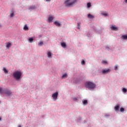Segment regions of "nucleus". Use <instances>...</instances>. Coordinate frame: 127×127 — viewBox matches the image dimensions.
Segmentation results:
<instances>
[{
    "label": "nucleus",
    "instance_id": "f257e3e1",
    "mask_svg": "<svg viewBox=\"0 0 127 127\" xmlns=\"http://www.w3.org/2000/svg\"><path fill=\"white\" fill-rule=\"evenodd\" d=\"M85 87L89 90H91V89H94L96 87V84L91 81H87L85 83Z\"/></svg>",
    "mask_w": 127,
    "mask_h": 127
},
{
    "label": "nucleus",
    "instance_id": "f03ea898",
    "mask_svg": "<svg viewBox=\"0 0 127 127\" xmlns=\"http://www.w3.org/2000/svg\"><path fill=\"white\" fill-rule=\"evenodd\" d=\"M78 0H66L64 2V4H65L66 6H71L73 5L75 2H77Z\"/></svg>",
    "mask_w": 127,
    "mask_h": 127
},
{
    "label": "nucleus",
    "instance_id": "7ed1b4c3",
    "mask_svg": "<svg viewBox=\"0 0 127 127\" xmlns=\"http://www.w3.org/2000/svg\"><path fill=\"white\" fill-rule=\"evenodd\" d=\"M13 76L16 80H19L21 77V72L17 70L13 72Z\"/></svg>",
    "mask_w": 127,
    "mask_h": 127
},
{
    "label": "nucleus",
    "instance_id": "20e7f679",
    "mask_svg": "<svg viewBox=\"0 0 127 127\" xmlns=\"http://www.w3.org/2000/svg\"><path fill=\"white\" fill-rule=\"evenodd\" d=\"M3 94H6V95H7V96H10L11 95L12 93L11 91L8 90V89H6L4 90V93Z\"/></svg>",
    "mask_w": 127,
    "mask_h": 127
},
{
    "label": "nucleus",
    "instance_id": "39448f33",
    "mask_svg": "<svg viewBox=\"0 0 127 127\" xmlns=\"http://www.w3.org/2000/svg\"><path fill=\"white\" fill-rule=\"evenodd\" d=\"M52 98L56 101L58 98V92H56L52 95Z\"/></svg>",
    "mask_w": 127,
    "mask_h": 127
},
{
    "label": "nucleus",
    "instance_id": "423d86ee",
    "mask_svg": "<svg viewBox=\"0 0 127 127\" xmlns=\"http://www.w3.org/2000/svg\"><path fill=\"white\" fill-rule=\"evenodd\" d=\"M54 24H55L56 26H58L59 27L61 26L62 25L61 22H60V21H55L54 22Z\"/></svg>",
    "mask_w": 127,
    "mask_h": 127
},
{
    "label": "nucleus",
    "instance_id": "0eeeda50",
    "mask_svg": "<svg viewBox=\"0 0 127 127\" xmlns=\"http://www.w3.org/2000/svg\"><path fill=\"white\" fill-rule=\"evenodd\" d=\"M111 72V69H105L102 70L103 74H107L108 73H110Z\"/></svg>",
    "mask_w": 127,
    "mask_h": 127
},
{
    "label": "nucleus",
    "instance_id": "6e6552de",
    "mask_svg": "<svg viewBox=\"0 0 127 127\" xmlns=\"http://www.w3.org/2000/svg\"><path fill=\"white\" fill-rule=\"evenodd\" d=\"M62 47H63V48H66V44L64 42L61 43V44Z\"/></svg>",
    "mask_w": 127,
    "mask_h": 127
},
{
    "label": "nucleus",
    "instance_id": "1a4fd4ad",
    "mask_svg": "<svg viewBox=\"0 0 127 127\" xmlns=\"http://www.w3.org/2000/svg\"><path fill=\"white\" fill-rule=\"evenodd\" d=\"M83 104L86 106V105H88V101L87 100H85L82 101Z\"/></svg>",
    "mask_w": 127,
    "mask_h": 127
},
{
    "label": "nucleus",
    "instance_id": "9d476101",
    "mask_svg": "<svg viewBox=\"0 0 127 127\" xmlns=\"http://www.w3.org/2000/svg\"><path fill=\"white\" fill-rule=\"evenodd\" d=\"M111 29H112V30L117 31L118 30V28L117 27H115L114 26H112Z\"/></svg>",
    "mask_w": 127,
    "mask_h": 127
},
{
    "label": "nucleus",
    "instance_id": "9b49d317",
    "mask_svg": "<svg viewBox=\"0 0 127 127\" xmlns=\"http://www.w3.org/2000/svg\"><path fill=\"white\" fill-rule=\"evenodd\" d=\"M3 70L5 74H7V73H8V70H7V69H6L4 67H3Z\"/></svg>",
    "mask_w": 127,
    "mask_h": 127
},
{
    "label": "nucleus",
    "instance_id": "f8f14e48",
    "mask_svg": "<svg viewBox=\"0 0 127 127\" xmlns=\"http://www.w3.org/2000/svg\"><path fill=\"white\" fill-rule=\"evenodd\" d=\"M4 92V89L0 87V94H3Z\"/></svg>",
    "mask_w": 127,
    "mask_h": 127
},
{
    "label": "nucleus",
    "instance_id": "ddd939ff",
    "mask_svg": "<svg viewBox=\"0 0 127 127\" xmlns=\"http://www.w3.org/2000/svg\"><path fill=\"white\" fill-rule=\"evenodd\" d=\"M67 77H68V74L65 73L62 76V79H65V78H67Z\"/></svg>",
    "mask_w": 127,
    "mask_h": 127
},
{
    "label": "nucleus",
    "instance_id": "4468645a",
    "mask_svg": "<svg viewBox=\"0 0 127 127\" xmlns=\"http://www.w3.org/2000/svg\"><path fill=\"white\" fill-rule=\"evenodd\" d=\"M119 109H120V105H117L115 107V111H119Z\"/></svg>",
    "mask_w": 127,
    "mask_h": 127
},
{
    "label": "nucleus",
    "instance_id": "2eb2a0df",
    "mask_svg": "<svg viewBox=\"0 0 127 127\" xmlns=\"http://www.w3.org/2000/svg\"><path fill=\"white\" fill-rule=\"evenodd\" d=\"M36 8V6L33 5L30 7L29 9H35Z\"/></svg>",
    "mask_w": 127,
    "mask_h": 127
},
{
    "label": "nucleus",
    "instance_id": "dca6fc26",
    "mask_svg": "<svg viewBox=\"0 0 127 127\" xmlns=\"http://www.w3.org/2000/svg\"><path fill=\"white\" fill-rule=\"evenodd\" d=\"M11 47V44L10 43H8L6 45L7 48H9V47Z\"/></svg>",
    "mask_w": 127,
    "mask_h": 127
},
{
    "label": "nucleus",
    "instance_id": "f3484780",
    "mask_svg": "<svg viewBox=\"0 0 127 127\" xmlns=\"http://www.w3.org/2000/svg\"><path fill=\"white\" fill-rule=\"evenodd\" d=\"M23 29L25 31L28 30V27H27V25H25L23 28Z\"/></svg>",
    "mask_w": 127,
    "mask_h": 127
},
{
    "label": "nucleus",
    "instance_id": "a211bd4d",
    "mask_svg": "<svg viewBox=\"0 0 127 127\" xmlns=\"http://www.w3.org/2000/svg\"><path fill=\"white\" fill-rule=\"evenodd\" d=\"M88 18H94V16H93L91 14H89L88 15Z\"/></svg>",
    "mask_w": 127,
    "mask_h": 127
},
{
    "label": "nucleus",
    "instance_id": "6ab92c4d",
    "mask_svg": "<svg viewBox=\"0 0 127 127\" xmlns=\"http://www.w3.org/2000/svg\"><path fill=\"white\" fill-rule=\"evenodd\" d=\"M48 20L49 21H52V20H53V17L52 16L49 17Z\"/></svg>",
    "mask_w": 127,
    "mask_h": 127
},
{
    "label": "nucleus",
    "instance_id": "aec40b11",
    "mask_svg": "<svg viewBox=\"0 0 127 127\" xmlns=\"http://www.w3.org/2000/svg\"><path fill=\"white\" fill-rule=\"evenodd\" d=\"M48 58H51V52H48Z\"/></svg>",
    "mask_w": 127,
    "mask_h": 127
},
{
    "label": "nucleus",
    "instance_id": "412c9836",
    "mask_svg": "<svg viewBox=\"0 0 127 127\" xmlns=\"http://www.w3.org/2000/svg\"><path fill=\"white\" fill-rule=\"evenodd\" d=\"M10 17H13L14 16V12H12V13L10 15Z\"/></svg>",
    "mask_w": 127,
    "mask_h": 127
},
{
    "label": "nucleus",
    "instance_id": "4be33fe9",
    "mask_svg": "<svg viewBox=\"0 0 127 127\" xmlns=\"http://www.w3.org/2000/svg\"><path fill=\"white\" fill-rule=\"evenodd\" d=\"M38 45L39 46H42V45H43V42H40L38 43Z\"/></svg>",
    "mask_w": 127,
    "mask_h": 127
},
{
    "label": "nucleus",
    "instance_id": "5701e85b",
    "mask_svg": "<svg viewBox=\"0 0 127 127\" xmlns=\"http://www.w3.org/2000/svg\"><path fill=\"white\" fill-rule=\"evenodd\" d=\"M122 37L123 39H125V40L127 39V35H123L122 36Z\"/></svg>",
    "mask_w": 127,
    "mask_h": 127
},
{
    "label": "nucleus",
    "instance_id": "b1692460",
    "mask_svg": "<svg viewBox=\"0 0 127 127\" xmlns=\"http://www.w3.org/2000/svg\"><path fill=\"white\" fill-rule=\"evenodd\" d=\"M122 91L124 93H127V89H126V88H124L123 89Z\"/></svg>",
    "mask_w": 127,
    "mask_h": 127
},
{
    "label": "nucleus",
    "instance_id": "393cba45",
    "mask_svg": "<svg viewBox=\"0 0 127 127\" xmlns=\"http://www.w3.org/2000/svg\"><path fill=\"white\" fill-rule=\"evenodd\" d=\"M29 41L31 43L33 41V38H29Z\"/></svg>",
    "mask_w": 127,
    "mask_h": 127
},
{
    "label": "nucleus",
    "instance_id": "a878e982",
    "mask_svg": "<svg viewBox=\"0 0 127 127\" xmlns=\"http://www.w3.org/2000/svg\"><path fill=\"white\" fill-rule=\"evenodd\" d=\"M87 7H88V8H90V7H91V3L89 2L87 4Z\"/></svg>",
    "mask_w": 127,
    "mask_h": 127
},
{
    "label": "nucleus",
    "instance_id": "bb28decb",
    "mask_svg": "<svg viewBox=\"0 0 127 127\" xmlns=\"http://www.w3.org/2000/svg\"><path fill=\"white\" fill-rule=\"evenodd\" d=\"M73 100L74 101V102H77L78 101V98L74 97L73 98Z\"/></svg>",
    "mask_w": 127,
    "mask_h": 127
},
{
    "label": "nucleus",
    "instance_id": "cd10ccee",
    "mask_svg": "<svg viewBox=\"0 0 127 127\" xmlns=\"http://www.w3.org/2000/svg\"><path fill=\"white\" fill-rule=\"evenodd\" d=\"M102 63L103 64H108V62H107V61H103L102 62Z\"/></svg>",
    "mask_w": 127,
    "mask_h": 127
},
{
    "label": "nucleus",
    "instance_id": "c85d7f7f",
    "mask_svg": "<svg viewBox=\"0 0 127 127\" xmlns=\"http://www.w3.org/2000/svg\"><path fill=\"white\" fill-rule=\"evenodd\" d=\"M102 15H104V16H108V14L107 13H102Z\"/></svg>",
    "mask_w": 127,
    "mask_h": 127
},
{
    "label": "nucleus",
    "instance_id": "c756f323",
    "mask_svg": "<svg viewBox=\"0 0 127 127\" xmlns=\"http://www.w3.org/2000/svg\"><path fill=\"white\" fill-rule=\"evenodd\" d=\"M124 111H125V109L124 108H121L120 109V112H121L122 113L124 112Z\"/></svg>",
    "mask_w": 127,
    "mask_h": 127
},
{
    "label": "nucleus",
    "instance_id": "7c9ffc66",
    "mask_svg": "<svg viewBox=\"0 0 127 127\" xmlns=\"http://www.w3.org/2000/svg\"><path fill=\"white\" fill-rule=\"evenodd\" d=\"M81 64L82 65H85V61L83 60L82 62H81Z\"/></svg>",
    "mask_w": 127,
    "mask_h": 127
},
{
    "label": "nucleus",
    "instance_id": "2f4dec72",
    "mask_svg": "<svg viewBox=\"0 0 127 127\" xmlns=\"http://www.w3.org/2000/svg\"><path fill=\"white\" fill-rule=\"evenodd\" d=\"M115 70L117 71L118 70V65H115Z\"/></svg>",
    "mask_w": 127,
    "mask_h": 127
},
{
    "label": "nucleus",
    "instance_id": "473e14b6",
    "mask_svg": "<svg viewBox=\"0 0 127 127\" xmlns=\"http://www.w3.org/2000/svg\"><path fill=\"white\" fill-rule=\"evenodd\" d=\"M78 26H80V24L79 23H77Z\"/></svg>",
    "mask_w": 127,
    "mask_h": 127
},
{
    "label": "nucleus",
    "instance_id": "72a5a7b5",
    "mask_svg": "<svg viewBox=\"0 0 127 127\" xmlns=\"http://www.w3.org/2000/svg\"><path fill=\"white\" fill-rule=\"evenodd\" d=\"M125 1L126 3H127V0H125Z\"/></svg>",
    "mask_w": 127,
    "mask_h": 127
},
{
    "label": "nucleus",
    "instance_id": "f704fd0d",
    "mask_svg": "<svg viewBox=\"0 0 127 127\" xmlns=\"http://www.w3.org/2000/svg\"><path fill=\"white\" fill-rule=\"evenodd\" d=\"M46 1H50V0H46Z\"/></svg>",
    "mask_w": 127,
    "mask_h": 127
},
{
    "label": "nucleus",
    "instance_id": "c9c22d12",
    "mask_svg": "<svg viewBox=\"0 0 127 127\" xmlns=\"http://www.w3.org/2000/svg\"><path fill=\"white\" fill-rule=\"evenodd\" d=\"M18 127H21V126L18 125Z\"/></svg>",
    "mask_w": 127,
    "mask_h": 127
},
{
    "label": "nucleus",
    "instance_id": "e433bc0d",
    "mask_svg": "<svg viewBox=\"0 0 127 127\" xmlns=\"http://www.w3.org/2000/svg\"><path fill=\"white\" fill-rule=\"evenodd\" d=\"M2 25L1 24H0V27H1Z\"/></svg>",
    "mask_w": 127,
    "mask_h": 127
},
{
    "label": "nucleus",
    "instance_id": "4c0bfd02",
    "mask_svg": "<svg viewBox=\"0 0 127 127\" xmlns=\"http://www.w3.org/2000/svg\"><path fill=\"white\" fill-rule=\"evenodd\" d=\"M77 28L78 29H80V27L79 26L77 27Z\"/></svg>",
    "mask_w": 127,
    "mask_h": 127
},
{
    "label": "nucleus",
    "instance_id": "58836bf2",
    "mask_svg": "<svg viewBox=\"0 0 127 127\" xmlns=\"http://www.w3.org/2000/svg\"><path fill=\"white\" fill-rule=\"evenodd\" d=\"M1 121V118H0V121Z\"/></svg>",
    "mask_w": 127,
    "mask_h": 127
}]
</instances>
